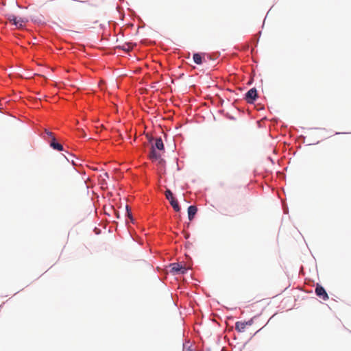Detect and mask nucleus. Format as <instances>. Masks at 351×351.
<instances>
[{
    "label": "nucleus",
    "mask_w": 351,
    "mask_h": 351,
    "mask_svg": "<svg viewBox=\"0 0 351 351\" xmlns=\"http://www.w3.org/2000/svg\"><path fill=\"white\" fill-rule=\"evenodd\" d=\"M158 149V151H163L164 150V144L160 138H156L155 141V143L152 144L151 152L149 155V158L152 161H156L158 160L159 162H162V160L161 159V154L156 151Z\"/></svg>",
    "instance_id": "f257e3e1"
},
{
    "label": "nucleus",
    "mask_w": 351,
    "mask_h": 351,
    "mask_svg": "<svg viewBox=\"0 0 351 351\" xmlns=\"http://www.w3.org/2000/svg\"><path fill=\"white\" fill-rule=\"evenodd\" d=\"M166 198L169 201L170 204L173 207L175 211L178 212L180 210V207L176 199L173 197V195L171 190L167 189L165 193Z\"/></svg>",
    "instance_id": "f03ea898"
},
{
    "label": "nucleus",
    "mask_w": 351,
    "mask_h": 351,
    "mask_svg": "<svg viewBox=\"0 0 351 351\" xmlns=\"http://www.w3.org/2000/svg\"><path fill=\"white\" fill-rule=\"evenodd\" d=\"M257 97V90L255 88L250 89L245 94V99L249 104L254 103Z\"/></svg>",
    "instance_id": "7ed1b4c3"
},
{
    "label": "nucleus",
    "mask_w": 351,
    "mask_h": 351,
    "mask_svg": "<svg viewBox=\"0 0 351 351\" xmlns=\"http://www.w3.org/2000/svg\"><path fill=\"white\" fill-rule=\"evenodd\" d=\"M315 293L324 300H327L329 298L325 289L319 285H317L316 286Z\"/></svg>",
    "instance_id": "20e7f679"
},
{
    "label": "nucleus",
    "mask_w": 351,
    "mask_h": 351,
    "mask_svg": "<svg viewBox=\"0 0 351 351\" xmlns=\"http://www.w3.org/2000/svg\"><path fill=\"white\" fill-rule=\"evenodd\" d=\"M252 324V320L248 322H237L235 324V329L239 332H243L245 331L247 326H251Z\"/></svg>",
    "instance_id": "39448f33"
},
{
    "label": "nucleus",
    "mask_w": 351,
    "mask_h": 351,
    "mask_svg": "<svg viewBox=\"0 0 351 351\" xmlns=\"http://www.w3.org/2000/svg\"><path fill=\"white\" fill-rule=\"evenodd\" d=\"M197 211V208L195 206H190L188 208V217L190 221L193 220Z\"/></svg>",
    "instance_id": "423d86ee"
},
{
    "label": "nucleus",
    "mask_w": 351,
    "mask_h": 351,
    "mask_svg": "<svg viewBox=\"0 0 351 351\" xmlns=\"http://www.w3.org/2000/svg\"><path fill=\"white\" fill-rule=\"evenodd\" d=\"M25 21L22 18H16L15 21H13L12 23L18 28H23Z\"/></svg>",
    "instance_id": "0eeeda50"
},
{
    "label": "nucleus",
    "mask_w": 351,
    "mask_h": 351,
    "mask_svg": "<svg viewBox=\"0 0 351 351\" xmlns=\"http://www.w3.org/2000/svg\"><path fill=\"white\" fill-rule=\"evenodd\" d=\"M118 47L121 49L123 51H130L133 49L134 45L131 43H124L121 46H119Z\"/></svg>",
    "instance_id": "6e6552de"
},
{
    "label": "nucleus",
    "mask_w": 351,
    "mask_h": 351,
    "mask_svg": "<svg viewBox=\"0 0 351 351\" xmlns=\"http://www.w3.org/2000/svg\"><path fill=\"white\" fill-rule=\"evenodd\" d=\"M182 265L178 263H175L171 265V271L172 272H174L176 274H178L179 271L180 270V267Z\"/></svg>",
    "instance_id": "1a4fd4ad"
},
{
    "label": "nucleus",
    "mask_w": 351,
    "mask_h": 351,
    "mask_svg": "<svg viewBox=\"0 0 351 351\" xmlns=\"http://www.w3.org/2000/svg\"><path fill=\"white\" fill-rule=\"evenodd\" d=\"M49 145L53 149H56L58 151L63 150L62 145L57 142H49Z\"/></svg>",
    "instance_id": "9d476101"
},
{
    "label": "nucleus",
    "mask_w": 351,
    "mask_h": 351,
    "mask_svg": "<svg viewBox=\"0 0 351 351\" xmlns=\"http://www.w3.org/2000/svg\"><path fill=\"white\" fill-rule=\"evenodd\" d=\"M193 60L197 64H201L202 63V57L199 53H195L193 55Z\"/></svg>",
    "instance_id": "9b49d317"
},
{
    "label": "nucleus",
    "mask_w": 351,
    "mask_h": 351,
    "mask_svg": "<svg viewBox=\"0 0 351 351\" xmlns=\"http://www.w3.org/2000/svg\"><path fill=\"white\" fill-rule=\"evenodd\" d=\"M16 18H17V17H16V16H15L14 14H8V15H7V19H8V20L9 21L12 22V23L13 21H15Z\"/></svg>",
    "instance_id": "f8f14e48"
},
{
    "label": "nucleus",
    "mask_w": 351,
    "mask_h": 351,
    "mask_svg": "<svg viewBox=\"0 0 351 351\" xmlns=\"http://www.w3.org/2000/svg\"><path fill=\"white\" fill-rule=\"evenodd\" d=\"M187 269H188L186 267L181 265L180 270L179 271L178 274H184Z\"/></svg>",
    "instance_id": "ddd939ff"
},
{
    "label": "nucleus",
    "mask_w": 351,
    "mask_h": 351,
    "mask_svg": "<svg viewBox=\"0 0 351 351\" xmlns=\"http://www.w3.org/2000/svg\"><path fill=\"white\" fill-rule=\"evenodd\" d=\"M45 132L46 133L47 135H48L49 137H51L53 136V134L49 131H48L47 130H45Z\"/></svg>",
    "instance_id": "4468645a"
},
{
    "label": "nucleus",
    "mask_w": 351,
    "mask_h": 351,
    "mask_svg": "<svg viewBox=\"0 0 351 351\" xmlns=\"http://www.w3.org/2000/svg\"><path fill=\"white\" fill-rule=\"evenodd\" d=\"M50 138H51V141L49 142H56L54 135Z\"/></svg>",
    "instance_id": "2eb2a0df"
},
{
    "label": "nucleus",
    "mask_w": 351,
    "mask_h": 351,
    "mask_svg": "<svg viewBox=\"0 0 351 351\" xmlns=\"http://www.w3.org/2000/svg\"><path fill=\"white\" fill-rule=\"evenodd\" d=\"M126 209H127L128 215V216L130 217V212H129L128 206H126Z\"/></svg>",
    "instance_id": "dca6fc26"
}]
</instances>
